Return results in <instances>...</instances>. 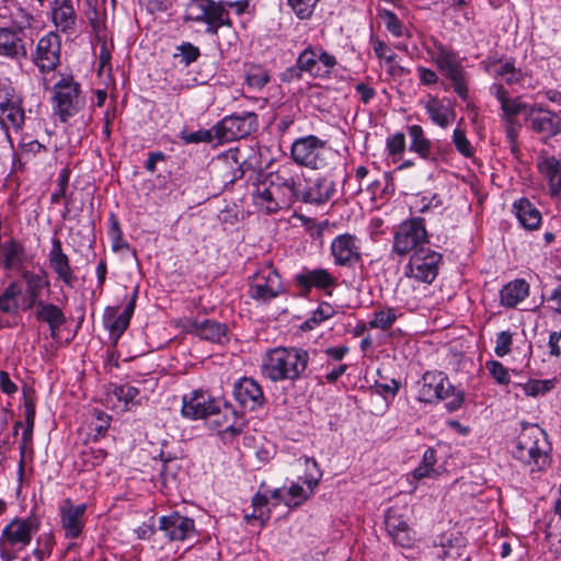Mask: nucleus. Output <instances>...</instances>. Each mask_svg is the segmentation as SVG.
Returning <instances> with one entry per match:
<instances>
[{
    "label": "nucleus",
    "mask_w": 561,
    "mask_h": 561,
    "mask_svg": "<svg viewBox=\"0 0 561 561\" xmlns=\"http://www.w3.org/2000/svg\"><path fill=\"white\" fill-rule=\"evenodd\" d=\"M308 363V351L295 346H278L265 353L261 373L273 382L296 381L302 377Z\"/></svg>",
    "instance_id": "obj_1"
},
{
    "label": "nucleus",
    "mask_w": 561,
    "mask_h": 561,
    "mask_svg": "<svg viewBox=\"0 0 561 561\" xmlns=\"http://www.w3.org/2000/svg\"><path fill=\"white\" fill-rule=\"evenodd\" d=\"M512 454L529 469L530 473L547 469L550 465V455L545 431L537 425L525 427L518 435Z\"/></svg>",
    "instance_id": "obj_2"
},
{
    "label": "nucleus",
    "mask_w": 561,
    "mask_h": 561,
    "mask_svg": "<svg viewBox=\"0 0 561 561\" xmlns=\"http://www.w3.org/2000/svg\"><path fill=\"white\" fill-rule=\"evenodd\" d=\"M432 61L440 75L450 82L454 92L462 101H467L469 98V73L458 53L450 46L436 43Z\"/></svg>",
    "instance_id": "obj_3"
},
{
    "label": "nucleus",
    "mask_w": 561,
    "mask_h": 561,
    "mask_svg": "<svg viewBox=\"0 0 561 561\" xmlns=\"http://www.w3.org/2000/svg\"><path fill=\"white\" fill-rule=\"evenodd\" d=\"M184 21L204 25L205 33L209 35H217L220 27L232 25L229 11L215 0H188Z\"/></svg>",
    "instance_id": "obj_4"
},
{
    "label": "nucleus",
    "mask_w": 561,
    "mask_h": 561,
    "mask_svg": "<svg viewBox=\"0 0 561 561\" xmlns=\"http://www.w3.org/2000/svg\"><path fill=\"white\" fill-rule=\"evenodd\" d=\"M290 154L296 164L311 170H319L329 164L332 149L325 140L314 135H308L293 141Z\"/></svg>",
    "instance_id": "obj_5"
},
{
    "label": "nucleus",
    "mask_w": 561,
    "mask_h": 561,
    "mask_svg": "<svg viewBox=\"0 0 561 561\" xmlns=\"http://www.w3.org/2000/svg\"><path fill=\"white\" fill-rule=\"evenodd\" d=\"M53 111L62 123L73 117L84 105L81 88L72 76H61L53 87Z\"/></svg>",
    "instance_id": "obj_6"
},
{
    "label": "nucleus",
    "mask_w": 561,
    "mask_h": 561,
    "mask_svg": "<svg viewBox=\"0 0 561 561\" xmlns=\"http://www.w3.org/2000/svg\"><path fill=\"white\" fill-rule=\"evenodd\" d=\"M430 244L424 219L413 218L401 222L393 236L392 253L400 257L412 255Z\"/></svg>",
    "instance_id": "obj_7"
},
{
    "label": "nucleus",
    "mask_w": 561,
    "mask_h": 561,
    "mask_svg": "<svg viewBox=\"0 0 561 561\" xmlns=\"http://www.w3.org/2000/svg\"><path fill=\"white\" fill-rule=\"evenodd\" d=\"M284 291L280 275L272 262L261 264L249 278V297L260 304H267Z\"/></svg>",
    "instance_id": "obj_8"
},
{
    "label": "nucleus",
    "mask_w": 561,
    "mask_h": 561,
    "mask_svg": "<svg viewBox=\"0 0 561 561\" xmlns=\"http://www.w3.org/2000/svg\"><path fill=\"white\" fill-rule=\"evenodd\" d=\"M21 22H13L11 27H0V56L20 61L27 58L25 30L31 25L33 16L20 10Z\"/></svg>",
    "instance_id": "obj_9"
},
{
    "label": "nucleus",
    "mask_w": 561,
    "mask_h": 561,
    "mask_svg": "<svg viewBox=\"0 0 561 561\" xmlns=\"http://www.w3.org/2000/svg\"><path fill=\"white\" fill-rule=\"evenodd\" d=\"M299 67L313 79H327L337 65L336 57L321 45L308 44L298 55Z\"/></svg>",
    "instance_id": "obj_10"
},
{
    "label": "nucleus",
    "mask_w": 561,
    "mask_h": 561,
    "mask_svg": "<svg viewBox=\"0 0 561 561\" xmlns=\"http://www.w3.org/2000/svg\"><path fill=\"white\" fill-rule=\"evenodd\" d=\"M442 254L430 247L410 255L404 274L416 282L432 284L438 275Z\"/></svg>",
    "instance_id": "obj_11"
},
{
    "label": "nucleus",
    "mask_w": 561,
    "mask_h": 561,
    "mask_svg": "<svg viewBox=\"0 0 561 561\" xmlns=\"http://www.w3.org/2000/svg\"><path fill=\"white\" fill-rule=\"evenodd\" d=\"M257 128V115L253 112L226 116L214 126L215 137L221 142L245 138Z\"/></svg>",
    "instance_id": "obj_12"
},
{
    "label": "nucleus",
    "mask_w": 561,
    "mask_h": 561,
    "mask_svg": "<svg viewBox=\"0 0 561 561\" xmlns=\"http://www.w3.org/2000/svg\"><path fill=\"white\" fill-rule=\"evenodd\" d=\"M61 39L55 32H48L37 42L35 54L32 58L39 72L54 71L60 64Z\"/></svg>",
    "instance_id": "obj_13"
},
{
    "label": "nucleus",
    "mask_w": 561,
    "mask_h": 561,
    "mask_svg": "<svg viewBox=\"0 0 561 561\" xmlns=\"http://www.w3.org/2000/svg\"><path fill=\"white\" fill-rule=\"evenodd\" d=\"M336 266L353 267L362 261L360 240L352 233L336 236L330 245Z\"/></svg>",
    "instance_id": "obj_14"
},
{
    "label": "nucleus",
    "mask_w": 561,
    "mask_h": 561,
    "mask_svg": "<svg viewBox=\"0 0 561 561\" xmlns=\"http://www.w3.org/2000/svg\"><path fill=\"white\" fill-rule=\"evenodd\" d=\"M233 398L241 408L256 411L265 404V396L261 385L252 377H242L233 385Z\"/></svg>",
    "instance_id": "obj_15"
},
{
    "label": "nucleus",
    "mask_w": 561,
    "mask_h": 561,
    "mask_svg": "<svg viewBox=\"0 0 561 561\" xmlns=\"http://www.w3.org/2000/svg\"><path fill=\"white\" fill-rule=\"evenodd\" d=\"M38 530V523L33 518H14L1 533L2 542L16 547L20 551L30 545L32 537Z\"/></svg>",
    "instance_id": "obj_16"
},
{
    "label": "nucleus",
    "mask_w": 561,
    "mask_h": 561,
    "mask_svg": "<svg viewBox=\"0 0 561 561\" xmlns=\"http://www.w3.org/2000/svg\"><path fill=\"white\" fill-rule=\"evenodd\" d=\"M138 288L133 293V296L125 307L124 311L119 312L116 307H107L104 310L103 323L105 329L110 332L111 340L116 343L125 330L128 328L131 316L135 310Z\"/></svg>",
    "instance_id": "obj_17"
},
{
    "label": "nucleus",
    "mask_w": 561,
    "mask_h": 561,
    "mask_svg": "<svg viewBox=\"0 0 561 561\" xmlns=\"http://www.w3.org/2000/svg\"><path fill=\"white\" fill-rule=\"evenodd\" d=\"M453 386L448 378L440 371H427L423 375L419 390V400L431 403L449 397Z\"/></svg>",
    "instance_id": "obj_18"
},
{
    "label": "nucleus",
    "mask_w": 561,
    "mask_h": 561,
    "mask_svg": "<svg viewBox=\"0 0 561 561\" xmlns=\"http://www.w3.org/2000/svg\"><path fill=\"white\" fill-rule=\"evenodd\" d=\"M296 284L308 295L312 288L331 295L337 286V278L327 268L304 270L295 276Z\"/></svg>",
    "instance_id": "obj_19"
},
{
    "label": "nucleus",
    "mask_w": 561,
    "mask_h": 561,
    "mask_svg": "<svg viewBox=\"0 0 561 561\" xmlns=\"http://www.w3.org/2000/svg\"><path fill=\"white\" fill-rule=\"evenodd\" d=\"M219 411V404L206 392L196 390L183 398L182 415L191 420L205 419L215 415Z\"/></svg>",
    "instance_id": "obj_20"
},
{
    "label": "nucleus",
    "mask_w": 561,
    "mask_h": 561,
    "mask_svg": "<svg viewBox=\"0 0 561 561\" xmlns=\"http://www.w3.org/2000/svg\"><path fill=\"white\" fill-rule=\"evenodd\" d=\"M536 168L542 179L547 182L550 195H560L561 157L550 154L547 150H541L536 158Z\"/></svg>",
    "instance_id": "obj_21"
},
{
    "label": "nucleus",
    "mask_w": 561,
    "mask_h": 561,
    "mask_svg": "<svg viewBox=\"0 0 561 561\" xmlns=\"http://www.w3.org/2000/svg\"><path fill=\"white\" fill-rule=\"evenodd\" d=\"M21 279L25 287L24 310L32 309L35 304L42 301V294L44 289L50 286L48 274L44 270L34 272L23 268L20 272Z\"/></svg>",
    "instance_id": "obj_22"
},
{
    "label": "nucleus",
    "mask_w": 561,
    "mask_h": 561,
    "mask_svg": "<svg viewBox=\"0 0 561 561\" xmlns=\"http://www.w3.org/2000/svg\"><path fill=\"white\" fill-rule=\"evenodd\" d=\"M48 263L50 268L57 275V279L61 280L66 286L72 287L77 282L73 268L70 265L68 255L62 250L59 238L51 239V249L48 253Z\"/></svg>",
    "instance_id": "obj_23"
},
{
    "label": "nucleus",
    "mask_w": 561,
    "mask_h": 561,
    "mask_svg": "<svg viewBox=\"0 0 561 561\" xmlns=\"http://www.w3.org/2000/svg\"><path fill=\"white\" fill-rule=\"evenodd\" d=\"M529 128L545 137H552L561 133V118L553 112L531 106L527 114Z\"/></svg>",
    "instance_id": "obj_24"
},
{
    "label": "nucleus",
    "mask_w": 561,
    "mask_h": 561,
    "mask_svg": "<svg viewBox=\"0 0 561 561\" xmlns=\"http://www.w3.org/2000/svg\"><path fill=\"white\" fill-rule=\"evenodd\" d=\"M85 504L75 505L67 499L60 507L61 526L67 538H78L84 527Z\"/></svg>",
    "instance_id": "obj_25"
},
{
    "label": "nucleus",
    "mask_w": 561,
    "mask_h": 561,
    "mask_svg": "<svg viewBox=\"0 0 561 561\" xmlns=\"http://www.w3.org/2000/svg\"><path fill=\"white\" fill-rule=\"evenodd\" d=\"M335 193V185L328 178H316L309 181L306 186H300L297 199L304 203L322 205L329 202Z\"/></svg>",
    "instance_id": "obj_26"
},
{
    "label": "nucleus",
    "mask_w": 561,
    "mask_h": 561,
    "mask_svg": "<svg viewBox=\"0 0 561 561\" xmlns=\"http://www.w3.org/2000/svg\"><path fill=\"white\" fill-rule=\"evenodd\" d=\"M160 530L170 540H185L194 537L195 527L194 520L179 513L160 518Z\"/></svg>",
    "instance_id": "obj_27"
},
{
    "label": "nucleus",
    "mask_w": 561,
    "mask_h": 561,
    "mask_svg": "<svg viewBox=\"0 0 561 561\" xmlns=\"http://www.w3.org/2000/svg\"><path fill=\"white\" fill-rule=\"evenodd\" d=\"M185 328L187 333L213 343L222 344L228 341L227 325L214 320H205L203 322L188 321Z\"/></svg>",
    "instance_id": "obj_28"
},
{
    "label": "nucleus",
    "mask_w": 561,
    "mask_h": 561,
    "mask_svg": "<svg viewBox=\"0 0 561 561\" xmlns=\"http://www.w3.org/2000/svg\"><path fill=\"white\" fill-rule=\"evenodd\" d=\"M386 529L393 542L401 547H410L413 542L411 529L407 520L391 507L385 516Z\"/></svg>",
    "instance_id": "obj_29"
},
{
    "label": "nucleus",
    "mask_w": 561,
    "mask_h": 561,
    "mask_svg": "<svg viewBox=\"0 0 561 561\" xmlns=\"http://www.w3.org/2000/svg\"><path fill=\"white\" fill-rule=\"evenodd\" d=\"M51 21L62 33H72L76 28L77 13L71 0H55L51 4Z\"/></svg>",
    "instance_id": "obj_30"
},
{
    "label": "nucleus",
    "mask_w": 561,
    "mask_h": 561,
    "mask_svg": "<svg viewBox=\"0 0 561 561\" xmlns=\"http://www.w3.org/2000/svg\"><path fill=\"white\" fill-rule=\"evenodd\" d=\"M36 308L35 318L39 322L48 324L51 337H56L61 327L66 323L67 319L58 306L46 302L44 300L34 305Z\"/></svg>",
    "instance_id": "obj_31"
},
{
    "label": "nucleus",
    "mask_w": 561,
    "mask_h": 561,
    "mask_svg": "<svg viewBox=\"0 0 561 561\" xmlns=\"http://www.w3.org/2000/svg\"><path fill=\"white\" fill-rule=\"evenodd\" d=\"M301 182H304L302 174L289 163L280 165L275 173L271 174L272 186L287 188L290 195L296 198Z\"/></svg>",
    "instance_id": "obj_32"
},
{
    "label": "nucleus",
    "mask_w": 561,
    "mask_h": 561,
    "mask_svg": "<svg viewBox=\"0 0 561 561\" xmlns=\"http://www.w3.org/2000/svg\"><path fill=\"white\" fill-rule=\"evenodd\" d=\"M215 415L217 419L214 422L218 427L222 428L224 433L237 436L243 431L245 425L244 417L231 404L225 403L222 407L219 405V411Z\"/></svg>",
    "instance_id": "obj_33"
},
{
    "label": "nucleus",
    "mask_w": 561,
    "mask_h": 561,
    "mask_svg": "<svg viewBox=\"0 0 561 561\" xmlns=\"http://www.w3.org/2000/svg\"><path fill=\"white\" fill-rule=\"evenodd\" d=\"M408 134L411 139L410 151L415 152L424 160L436 161L437 152L420 125L409 126Z\"/></svg>",
    "instance_id": "obj_34"
},
{
    "label": "nucleus",
    "mask_w": 561,
    "mask_h": 561,
    "mask_svg": "<svg viewBox=\"0 0 561 561\" xmlns=\"http://www.w3.org/2000/svg\"><path fill=\"white\" fill-rule=\"evenodd\" d=\"M321 474L318 472V476H313L311 472L308 473L302 483L304 486L299 482L293 483L288 490L286 491L287 497H285V503L288 506H298L302 504L314 491L316 486L319 483Z\"/></svg>",
    "instance_id": "obj_35"
},
{
    "label": "nucleus",
    "mask_w": 561,
    "mask_h": 561,
    "mask_svg": "<svg viewBox=\"0 0 561 561\" xmlns=\"http://www.w3.org/2000/svg\"><path fill=\"white\" fill-rule=\"evenodd\" d=\"M424 108L430 119L442 128H447L456 116L454 108L446 106L436 95H428Z\"/></svg>",
    "instance_id": "obj_36"
},
{
    "label": "nucleus",
    "mask_w": 561,
    "mask_h": 561,
    "mask_svg": "<svg viewBox=\"0 0 561 561\" xmlns=\"http://www.w3.org/2000/svg\"><path fill=\"white\" fill-rule=\"evenodd\" d=\"M529 295V285L524 279H515L506 284L501 293V305L505 308H515Z\"/></svg>",
    "instance_id": "obj_37"
},
{
    "label": "nucleus",
    "mask_w": 561,
    "mask_h": 561,
    "mask_svg": "<svg viewBox=\"0 0 561 561\" xmlns=\"http://www.w3.org/2000/svg\"><path fill=\"white\" fill-rule=\"evenodd\" d=\"M514 209L519 224L528 230H536L541 224L540 211L525 198L514 204Z\"/></svg>",
    "instance_id": "obj_38"
},
{
    "label": "nucleus",
    "mask_w": 561,
    "mask_h": 561,
    "mask_svg": "<svg viewBox=\"0 0 561 561\" xmlns=\"http://www.w3.org/2000/svg\"><path fill=\"white\" fill-rule=\"evenodd\" d=\"M24 121L25 113L21 100L3 110V113L0 115V125L5 130L13 129L18 131L22 129Z\"/></svg>",
    "instance_id": "obj_39"
},
{
    "label": "nucleus",
    "mask_w": 561,
    "mask_h": 561,
    "mask_svg": "<svg viewBox=\"0 0 561 561\" xmlns=\"http://www.w3.org/2000/svg\"><path fill=\"white\" fill-rule=\"evenodd\" d=\"M1 251L4 257L3 265L8 270L21 265L24 262L25 248L20 241L15 239L5 241L1 245Z\"/></svg>",
    "instance_id": "obj_40"
},
{
    "label": "nucleus",
    "mask_w": 561,
    "mask_h": 561,
    "mask_svg": "<svg viewBox=\"0 0 561 561\" xmlns=\"http://www.w3.org/2000/svg\"><path fill=\"white\" fill-rule=\"evenodd\" d=\"M22 288L16 282H11L0 295V311L7 314H15L20 309L19 296Z\"/></svg>",
    "instance_id": "obj_41"
},
{
    "label": "nucleus",
    "mask_w": 561,
    "mask_h": 561,
    "mask_svg": "<svg viewBox=\"0 0 561 561\" xmlns=\"http://www.w3.org/2000/svg\"><path fill=\"white\" fill-rule=\"evenodd\" d=\"M437 462L436 451L428 447L425 449L421 463L411 472V477L415 481L431 478L436 474L435 465Z\"/></svg>",
    "instance_id": "obj_42"
},
{
    "label": "nucleus",
    "mask_w": 561,
    "mask_h": 561,
    "mask_svg": "<svg viewBox=\"0 0 561 561\" xmlns=\"http://www.w3.org/2000/svg\"><path fill=\"white\" fill-rule=\"evenodd\" d=\"M398 319V311L392 307H385L374 312L368 325L370 329L389 330Z\"/></svg>",
    "instance_id": "obj_43"
},
{
    "label": "nucleus",
    "mask_w": 561,
    "mask_h": 561,
    "mask_svg": "<svg viewBox=\"0 0 561 561\" xmlns=\"http://www.w3.org/2000/svg\"><path fill=\"white\" fill-rule=\"evenodd\" d=\"M253 198L254 204L267 214H274L280 208L272 187H257Z\"/></svg>",
    "instance_id": "obj_44"
},
{
    "label": "nucleus",
    "mask_w": 561,
    "mask_h": 561,
    "mask_svg": "<svg viewBox=\"0 0 561 561\" xmlns=\"http://www.w3.org/2000/svg\"><path fill=\"white\" fill-rule=\"evenodd\" d=\"M524 393L528 397H540L551 391L554 387V380L552 379H531L528 382L520 385Z\"/></svg>",
    "instance_id": "obj_45"
},
{
    "label": "nucleus",
    "mask_w": 561,
    "mask_h": 561,
    "mask_svg": "<svg viewBox=\"0 0 561 561\" xmlns=\"http://www.w3.org/2000/svg\"><path fill=\"white\" fill-rule=\"evenodd\" d=\"M106 458V451L102 448L87 447L80 453L83 469H90L101 465Z\"/></svg>",
    "instance_id": "obj_46"
},
{
    "label": "nucleus",
    "mask_w": 561,
    "mask_h": 561,
    "mask_svg": "<svg viewBox=\"0 0 561 561\" xmlns=\"http://www.w3.org/2000/svg\"><path fill=\"white\" fill-rule=\"evenodd\" d=\"M270 81V75L261 66H251L247 75V83L250 88L261 90Z\"/></svg>",
    "instance_id": "obj_47"
},
{
    "label": "nucleus",
    "mask_w": 561,
    "mask_h": 561,
    "mask_svg": "<svg viewBox=\"0 0 561 561\" xmlns=\"http://www.w3.org/2000/svg\"><path fill=\"white\" fill-rule=\"evenodd\" d=\"M180 138L184 144H199V142H211L215 137L214 127L210 129H198L196 131H188L186 129L180 133Z\"/></svg>",
    "instance_id": "obj_48"
},
{
    "label": "nucleus",
    "mask_w": 561,
    "mask_h": 561,
    "mask_svg": "<svg viewBox=\"0 0 561 561\" xmlns=\"http://www.w3.org/2000/svg\"><path fill=\"white\" fill-rule=\"evenodd\" d=\"M520 125L516 118L505 119L504 131L506 140L510 145L511 152L517 154L519 152L518 135Z\"/></svg>",
    "instance_id": "obj_49"
},
{
    "label": "nucleus",
    "mask_w": 561,
    "mask_h": 561,
    "mask_svg": "<svg viewBox=\"0 0 561 561\" xmlns=\"http://www.w3.org/2000/svg\"><path fill=\"white\" fill-rule=\"evenodd\" d=\"M113 394L117 398L118 401L124 402L125 405L129 403H138L137 398L139 397V390L129 383L115 386L113 389Z\"/></svg>",
    "instance_id": "obj_50"
},
{
    "label": "nucleus",
    "mask_w": 561,
    "mask_h": 561,
    "mask_svg": "<svg viewBox=\"0 0 561 561\" xmlns=\"http://www.w3.org/2000/svg\"><path fill=\"white\" fill-rule=\"evenodd\" d=\"M453 142L457 151L461 153L463 157L469 158L473 156L474 149L469 139L467 138L465 130L460 128L454 129Z\"/></svg>",
    "instance_id": "obj_51"
},
{
    "label": "nucleus",
    "mask_w": 561,
    "mask_h": 561,
    "mask_svg": "<svg viewBox=\"0 0 561 561\" xmlns=\"http://www.w3.org/2000/svg\"><path fill=\"white\" fill-rule=\"evenodd\" d=\"M320 0H288V4L300 20L309 19Z\"/></svg>",
    "instance_id": "obj_52"
},
{
    "label": "nucleus",
    "mask_w": 561,
    "mask_h": 561,
    "mask_svg": "<svg viewBox=\"0 0 561 561\" xmlns=\"http://www.w3.org/2000/svg\"><path fill=\"white\" fill-rule=\"evenodd\" d=\"M111 228H110V237L112 239V249L113 251H119L122 249L128 248L127 242L123 238V231L119 227V222L115 215H111L110 217Z\"/></svg>",
    "instance_id": "obj_53"
},
{
    "label": "nucleus",
    "mask_w": 561,
    "mask_h": 561,
    "mask_svg": "<svg viewBox=\"0 0 561 561\" xmlns=\"http://www.w3.org/2000/svg\"><path fill=\"white\" fill-rule=\"evenodd\" d=\"M176 49L179 53H176L174 57H180L181 62L185 66L196 61L201 55L199 48L191 43H183Z\"/></svg>",
    "instance_id": "obj_54"
},
{
    "label": "nucleus",
    "mask_w": 561,
    "mask_h": 561,
    "mask_svg": "<svg viewBox=\"0 0 561 561\" xmlns=\"http://www.w3.org/2000/svg\"><path fill=\"white\" fill-rule=\"evenodd\" d=\"M383 24L388 32H390L396 37H401L403 35V24L399 20V18L392 11H385L381 15Z\"/></svg>",
    "instance_id": "obj_55"
},
{
    "label": "nucleus",
    "mask_w": 561,
    "mask_h": 561,
    "mask_svg": "<svg viewBox=\"0 0 561 561\" xmlns=\"http://www.w3.org/2000/svg\"><path fill=\"white\" fill-rule=\"evenodd\" d=\"M485 367L497 383L507 385L510 382L508 370L502 363L497 360H489L486 362Z\"/></svg>",
    "instance_id": "obj_56"
},
{
    "label": "nucleus",
    "mask_w": 561,
    "mask_h": 561,
    "mask_svg": "<svg viewBox=\"0 0 561 561\" xmlns=\"http://www.w3.org/2000/svg\"><path fill=\"white\" fill-rule=\"evenodd\" d=\"M20 100L21 98L10 84L0 83V115L3 113V110L10 107Z\"/></svg>",
    "instance_id": "obj_57"
},
{
    "label": "nucleus",
    "mask_w": 561,
    "mask_h": 561,
    "mask_svg": "<svg viewBox=\"0 0 561 561\" xmlns=\"http://www.w3.org/2000/svg\"><path fill=\"white\" fill-rule=\"evenodd\" d=\"M513 343L512 333L508 331H502L497 333L494 353L499 357H504L511 352V346Z\"/></svg>",
    "instance_id": "obj_58"
},
{
    "label": "nucleus",
    "mask_w": 561,
    "mask_h": 561,
    "mask_svg": "<svg viewBox=\"0 0 561 561\" xmlns=\"http://www.w3.org/2000/svg\"><path fill=\"white\" fill-rule=\"evenodd\" d=\"M387 150L393 158L401 156L405 150V136L403 133H396L387 138Z\"/></svg>",
    "instance_id": "obj_59"
},
{
    "label": "nucleus",
    "mask_w": 561,
    "mask_h": 561,
    "mask_svg": "<svg viewBox=\"0 0 561 561\" xmlns=\"http://www.w3.org/2000/svg\"><path fill=\"white\" fill-rule=\"evenodd\" d=\"M267 497L265 495L256 494L252 499V505L254 508L253 517L259 518L264 523L268 519L270 515L267 512L264 511L265 506L267 505Z\"/></svg>",
    "instance_id": "obj_60"
},
{
    "label": "nucleus",
    "mask_w": 561,
    "mask_h": 561,
    "mask_svg": "<svg viewBox=\"0 0 561 561\" xmlns=\"http://www.w3.org/2000/svg\"><path fill=\"white\" fill-rule=\"evenodd\" d=\"M524 105L517 99L507 98L501 103L505 119L516 118Z\"/></svg>",
    "instance_id": "obj_61"
},
{
    "label": "nucleus",
    "mask_w": 561,
    "mask_h": 561,
    "mask_svg": "<svg viewBox=\"0 0 561 561\" xmlns=\"http://www.w3.org/2000/svg\"><path fill=\"white\" fill-rule=\"evenodd\" d=\"M373 49L379 59H385L387 62H392L396 58V54L380 39L373 41Z\"/></svg>",
    "instance_id": "obj_62"
},
{
    "label": "nucleus",
    "mask_w": 561,
    "mask_h": 561,
    "mask_svg": "<svg viewBox=\"0 0 561 561\" xmlns=\"http://www.w3.org/2000/svg\"><path fill=\"white\" fill-rule=\"evenodd\" d=\"M416 71H417V75H419L420 83L422 85L430 87V85L437 84L438 81H439V77L436 73V71H434V70H432L430 68H426L424 66H419L416 68Z\"/></svg>",
    "instance_id": "obj_63"
},
{
    "label": "nucleus",
    "mask_w": 561,
    "mask_h": 561,
    "mask_svg": "<svg viewBox=\"0 0 561 561\" xmlns=\"http://www.w3.org/2000/svg\"><path fill=\"white\" fill-rule=\"evenodd\" d=\"M304 73L305 71L299 67L297 58L294 66L288 67L285 71L282 72L280 80L284 82L299 81L302 79Z\"/></svg>",
    "instance_id": "obj_64"
}]
</instances>
